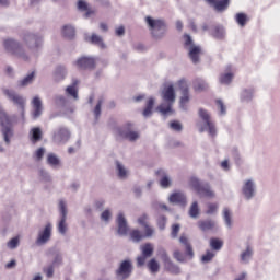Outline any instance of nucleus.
Wrapping results in <instances>:
<instances>
[{"mask_svg": "<svg viewBox=\"0 0 280 280\" xmlns=\"http://www.w3.org/2000/svg\"><path fill=\"white\" fill-rule=\"evenodd\" d=\"M253 100H255V88L249 86L241 90L240 102H242V104H250Z\"/></svg>", "mask_w": 280, "mask_h": 280, "instance_id": "a211bd4d", "label": "nucleus"}, {"mask_svg": "<svg viewBox=\"0 0 280 280\" xmlns=\"http://www.w3.org/2000/svg\"><path fill=\"white\" fill-rule=\"evenodd\" d=\"M45 156V148L40 147L39 149H37V151L35 152V158L36 161H43V158Z\"/></svg>", "mask_w": 280, "mask_h": 280, "instance_id": "338daca9", "label": "nucleus"}, {"mask_svg": "<svg viewBox=\"0 0 280 280\" xmlns=\"http://www.w3.org/2000/svg\"><path fill=\"white\" fill-rule=\"evenodd\" d=\"M39 176L45 180L46 183H49L51 180V175H49V172H47L45 168L39 170Z\"/></svg>", "mask_w": 280, "mask_h": 280, "instance_id": "bf43d9fd", "label": "nucleus"}, {"mask_svg": "<svg viewBox=\"0 0 280 280\" xmlns=\"http://www.w3.org/2000/svg\"><path fill=\"white\" fill-rule=\"evenodd\" d=\"M112 213L110 210L106 209L101 213V220H103L104 222H108L112 218Z\"/></svg>", "mask_w": 280, "mask_h": 280, "instance_id": "69168bd1", "label": "nucleus"}, {"mask_svg": "<svg viewBox=\"0 0 280 280\" xmlns=\"http://www.w3.org/2000/svg\"><path fill=\"white\" fill-rule=\"evenodd\" d=\"M219 82L220 84H231L233 82V73L232 72H228L224 74H221L219 78Z\"/></svg>", "mask_w": 280, "mask_h": 280, "instance_id": "c03bdc74", "label": "nucleus"}, {"mask_svg": "<svg viewBox=\"0 0 280 280\" xmlns=\"http://www.w3.org/2000/svg\"><path fill=\"white\" fill-rule=\"evenodd\" d=\"M222 246H224L222 240L215 237L210 238V247L212 250H222Z\"/></svg>", "mask_w": 280, "mask_h": 280, "instance_id": "a19ab883", "label": "nucleus"}, {"mask_svg": "<svg viewBox=\"0 0 280 280\" xmlns=\"http://www.w3.org/2000/svg\"><path fill=\"white\" fill-rule=\"evenodd\" d=\"M8 248H10L11 250H14L15 248H19V237H13L11 238L8 244H7Z\"/></svg>", "mask_w": 280, "mask_h": 280, "instance_id": "6e6d98bb", "label": "nucleus"}, {"mask_svg": "<svg viewBox=\"0 0 280 280\" xmlns=\"http://www.w3.org/2000/svg\"><path fill=\"white\" fill-rule=\"evenodd\" d=\"M218 211V203H209L208 210L206 211L207 215H213Z\"/></svg>", "mask_w": 280, "mask_h": 280, "instance_id": "0e129e2a", "label": "nucleus"}, {"mask_svg": "<svg viewBox=\"0 0 280 280\" xmlns=\"http://www.w3.org/2000/svg\"><path fill=\"white\" fill-rule=\"evenodd\" d=\"M3 93L8 97L9 102H12L14 106H18V108L21 110L22 120L25 121V106L27 104V100L23 95L16 93L14 90L5 89L3 90Z\"/></svg>", "mask_w": 280, "mask_h": 280, "instance_id": "6e6552de", "label": "nucleus"}, {"mask_svg": "<svg viewBox=\"0 0 280 280\" xmlns=\"http://www.w3.org/2000/svg\"><path fill=\"white\" fill-rule=\"evenodd\" d=\"M235 21L240 27H246V24L248 23V15L246 13H236L235 14Z\"/></svg>", "mask_w": 280, "mask_h": 280, "instance_id": "e433bc0d", "label": "nucleus"}, {"mask_svg": "<svg viewBox=\"0 0 280 280\" xmlns=\"http://www.w3.org/2000/svg\"><path fill=\"white\" fill-rule=\"evenodd\" d=\"M141 252L142 256L150 258L152 255H154V247L150 243H147L141 246Z\"/></svg>", "mask_w": 280, "mask_h": 280, "instance_id": "4c0bfd02", "label": "nucleus"}, {"mask_svg": "<svg viewBox=\"0 0 280 280\" xmlns=\"http://www.w3.org/2000/svg\"><path fill=\"white\" fill-rule=\"evenodd\" d=\"M67 67L65 66H57L54 73H52V78L55 80V82H62V80H65V78H67Z\"/></svg>", "mask_w": 280, "mask_h": 280, "instance_id": "393cba45", "label": "nucleus"}, {"mask_svg": "<svg viewBox=\"0 0 280 280\" xmlns=\"http://www.w3.org/2000/svg\"><path fill=\"white\" fill-rule=\"evenodd\" d=\"M184 46L185 47H196V45H194V38H191V35L189 34H184Z\"/></svg>", "mask_w": 280, "mask_h": 280, "instance_id": "4d7b16f0", "label": "nucleus"}, {"mask_svg": "<svg viewBox=\"0 0 280 280\" xmlns=\"http://www.w3.org/2000/svg\"><path fill=\"white\" fill-rule=\"evenodd\" d=\"M62 35L65 38H68V40H73L75 38V27L72 25H65L62 27Z\"/></svg>", "mask_w": 280, "mask_h": 280, "instance_id": "2f4dec72", "label": "nucleus"}, {"mask_svg": "<svg viewBox=\"0 0 280 280\" xmlns=\"http://www.w3.org/2000/svg\"><path fill=\"white\" fill-rule=\"evenodd\" d=\"M69 139H71V131L65 127H60L52 136V141L58 145L67 143Z\"/></svg>", "mask_w": 280, "mask_h": 280, "instance_id": "2eb2a0df", "label": "nucleus"}, {"mask_svg": "<svg viewBox=\"0 0 280 280\" xmlns=\"http://www.w3.org/2000/svg\"><path fill=\"white\" fill-rule=\"evenodd\" d=\"M198 228L200 231H203V233H207V231H213V229H215V221L211 219L201 220L198 222Z\"/></svg>", "mask_w": 280, "mask_h": 280, "instance_id": "bb28decb", "label": "nucleus"}, {"mask_svg": "<svg viewBox=\"0 0 280 280\" xmlns=\"http://www.w3.org/2000/svg\"><path fill=\"white\" fill-rule=\"evenodd\" d=\"M156 225L160 231H165V228L167 226V217H165V214H160L156 218Z\"/></svg>", "mask_w": 280, "mask_h": 280, "instance_id": "79ce46f5", "label": "nucleus"}, {"mask_svg": "<svg viewBox=\"0 0 280 280\" xmlns=\"http://www.w3.org/2000/svg\"><path fill=\"white\" fill-rule=\"evenodd\" d=\"M241 191L246 200H253L257 196V184H255L254 179H246Z\"/></svg>", "mask_w": 280, "mask_h": 280, "instance_id": "9b49d317", "label": "nucleus"}, {"mask_svg": "<svg viewBox=\"0 0 280 280\" xmlns=\"http://www.w3.org/2000/svg\"><path fill=\"white\" fill-rule=\"evenodd\" d=\"M116 224H117V235L119 237H126L128 235L130 228L128 226V220H126V215L124 212H119L116 218Z\"/></svg>", "mask_w": 280, "mask_h": 280, "instance_id": "ddd939ff", "label": "nucleus"}, {"mask_svg": "<svg viewBox=\"0 0 280 280\" xmlns=\"http://www.w3.org/2000/svg\"><path fill=\"white\" fill-rule=\"evenodd\" d=\"M54 231V225L51 223H47L43 230L38 231L37 238L35 244L37 246H45L51 240V232Z\"/></svg>", "mask_w": 280, "mask_h": 280, "instance_id": "9d476101", "label": "nucleus"}, {"mask_svg": "<svg viewBox=\"0 0 280 280\" xmlns=\"http://www.w3.org/2000/svg\"><path fill=\"white\" fill-rule=\"evenodd\" d=\"M200 51H202L200 46H190L189 47L188 57L190 58L192 65H199Z\"/></svg>", "mask_w": 280, "mask_h": 280, "instance_id": "5701e85b", "label": "nucleus"}, {"mask_svg": "<svg viewBox=\"0 0 280 280\" xmlns=\"http://www.w3.org/2000/svg\"><path fill=\"white\" fill-rule=\"evenodd\" d=\"M36 78V72H31L28 73L26 77H24L23 79L18 81V86L20 89H24V86H30V84L34 83V80Z\"/></svg>", "mask_w": 280, "mask_h": 280, "instance_id": "cd10ccee", "label": "nucleus"}, {"mask_svg": "<svg viewBox=\"0 0 280 280\" xmlns=\"http://www.w3.org/2000/svg\"><path fill=\"white\" fill-rule=\"evenodd\" d=\"M143 237H145L143 234H141V231L139 230H132L130 232V240L131 242H135L136 244H139V242H141V240H143Z\"/></svg>", "mask_w": 280, "mask_h": 280, "instance_id": "37998d69", "label": "nucleus"}, {"mask_svg": "<svg viewBox=\"0 0 280 280\" xmlns=\"http://www.w3.org/2000/svg\"><path fill=\"white\" fill-rule=\"evenodd\" d=\"M188 213L194 219H196V218H198V215H200V208L198 207V201L192 202Z\"/></svg>", "mask_w": 280, "mask_h": 280, "instance_id": "a18cd8bd", "label": "nucleus"}, {"mask_svg": "<svg viewBox=\"0 0 280 280\" xmlns=\"http://www.w3.org/2000/svg\"><path fill=\"white\" fill-rule=\"evenodd\" d=\"M171 130H174L175 132H183V124L178 120H172L170 122Z\"/></svg>", "mask_w": 280, "mask_h": 280, "instance_id": "3c124183", "label": "nucleus"}, {"mask_svg": "<svg viewBox=\"0 0 280 280\" xmlns=\"http://www.w3.org/2000/svg\"><path fill=\"white\" fill-rule=\"evenodd\" d=\"M75 66L80 71H93L95 67H97V63L95 61V57L91 56H82L75 61Z\"/></svg>", "mask_w": 280, "mask_h": 280, "instance_id": "f8f14e48", "label": "nucleus"}, {"mask_svg": "<svg viewBox=\"0 0 280 280\" xmlns=\"http://www.w3.org/2000/svg\"><path fill=\"white\" fill-rule=\"evenodd\" d=\"M19 121V116L16 114H13L11 116L3 110V108H0V126H1V132L3 135L4 142L10 145V139L14 137V131L12 130V125L16 124Z\"/></svg>", "mask_w": 280, "mask_h": 280, "instance_id": "f257e3e1", "label": "nucleus"}, {"mask_svg": "<svg viewBox=\"0 0 280 280\" xmlns=\"http://www.w3.org/2000/svg\"><path fill=\"white\" fill-rule=\"evenodd\" d=\"M132 272H135L132 260L125 259L120 261L118 268L115 270L116 280H128L132 277Z\"/></svg>", "mask_w": 280, "mask_h": 280, "instance_id": "1a4fd4ad", "label": "nucleus"}, {"mask_svg": "<svg viewBox=\"0 0 280 280\" xmlns=\"http://www.w3.org/2000/svg\"><path fill=\"white\" fill-rule=\"evenodd\" d=\"M52 266H62V254L60 253L55 254Z\"/></svg>", "mask_w": 280, "mask_h": 280, "instance_id": "e2e57ef3", "label": "nucleus"}, {"mask_svg": "<svg viewBox=\"0 0 280 280\" xmlns=\"http://www.w3.org/2000/svg\"><path fill=\"white\" fill-rule=\"evenodd\" d=\"M206 3L214 8L215 12H226L231 5V0H205Z\"/></svg>", "mask_w": 280, "mask_h": 280, "instance_id": "6ab92c4d", "label": "nucleus"}, {"mask_svg": "<svg viewBox=\"0 0 280 280\" xmlns=\"http://www.w3.org/2000/svg\"><path fill=\"white\" fill-rule=\"evenodd\" d=\"M68 213H69V211L67 210V202H65V200H60L59 201V215H60L59 220L67 221Z\"/></svg>", "mask_w": 280, "mask_h": 280, "instance_id": "58836bf2", "label": "nucleus"}, {"mask_svg": "<svg viewBox=\"0 0 280 280\" xmlns=\"http://www.w3.org/2000/svg\"><path fill=\"white\" fill-rule=\"evenodd\" d=\"M67 231H68L67 221L66 220H59V222H58V233L60 235H67Z\"/></svg>", "mask_w": 280, "mask_h": 280, "instance_id": "864d4df0", "label": "nucleus"}, {"mask_svg": "<svg viewBox=\"0 0 280 280\" xmlns=\"http://www.w3.org/2000/svg\"><path fill=\"white\" fill-rule=\"evenodd\" d=\"M180 231V224L175 223L172 225V232H171V237L173 240H176V237H178V233Z\"/></svg>", "mask_w": 280, "mask_h": 280, "instance_id": "13d9d810", "label": "nucleus"}, {"mask_svg": "<svg viewBox=\"0 0 280 280\" xmlns=\"http://www.w3.org/2000/svg\"><path fill=\"white\" fill-rule=\"evenodd\" d=\"M102 104H104V100L100 98L97 101L96 106L93 109L95 121H97L100 119L101 115H102Z\"/></svg>", "mask_w": 280, "mask_h": 280, "instance_id": "49530a36", "label": "nucleus"}, {"mask_svg": "<svg viewBox=\"0 0 280 280\" xmlns=\"http://www.w3.org/2000/svg\"><path fill=\"white\" fill-rule=\"evenodd\" d=\"M145 23L154 40H163L165 38L167 34V23H165V20L147 16Z\"/></svg>", "mask_w": 280, "mask_h": 280, "instance_id": "f03ea898", "label": "nucleus"}, {"mask_svg": "<svg viewBox=\"0 0 280 280\" xmlns=\"http://www.w3.org/2000/svg\"><path fill=\"white\" fill-rule=\"evenodd\" d=\"M89 40L92 45H97L101 49H106V44L104 43V39H102V36L93 33Z\"/></svg>", "mask_w": 280, "mask_h": 280, "instance_id": "473e14b6", "label": "nucleus"}, {"mask_svg": "<svg viewBox=\"0 0 280 280\" xmlns=\"http://www.w3.org/2000/svg\"><path fill=\"white\" fill-rule=\"evenodd\" d=\"M44 272L48 279H51L54 277V265L44 268Z\"/></svg>", "mask_w": 280, "mask_h": 280, "instance_id": "774afa93", "label": "nucleus"}, {"mask_svg": "<svg viewBox=\"0 0 280 280\" xmlns=\"http://www.w3.org/2000/svg\"><path fill=\"white\" fill-rule=\"evenodd\" d=\"M115 165L118 178H120L121 180H126V178H128V170H126V166H124V164H121L119 160L115 161Z\"/></svg>", "mask_w": 280, "mask_h": 280, "instance_id": "7c9ffc66", "label": "nucleus"}, {"mask_svg": "<svg viewBox=\"0 0 280 280\" xmlns=\"http://www.w3.org/2000/svg\"><path fill=\"white\" fill-rule=\"evenodd\" d=\"M55 104L58 108H63L65 115H73L75 107L69 104V98L63 95H55Z\"/></svg>", "mask_w": 280, "mask_h": 280, "instance_id": "4468645a", "label": "nucleus"}, {"mask_svg": "<svg viewBox=\"0 0 280 280\" xmlns=\"http://www.w3.org/2000/svg\"><path fill=\"white\" fill-rule=\"evenodd\" d=\"M154 102H155L154 97H150L147 101V106L142 112L143 117H151L152 116V110L154 108Z\"/></svg>", "mask_w": 280, "mask_h": 280, "instance_id": "72a5a7b5", "label": "nucleus"}, {"mask_svg": "<svg viewBox=\"0 0 280 280\" xmlns=\"http://www.w3.org/2000/svg\"><path fill=\"white\" fill-rule=\"evenodd\" d=\"M162 97L164 102L167 103L166 107L165 105L161 104L158 106L159 113L161 115L167 116L170 113H174V109H172V106L176 102V91L174 90V85H168L163 92Z\"/></svg>", "mask_w": 280, "mask_h": 280, "instance_id": "39448f33", "label": "nucleus"}, {"mask_svg": "<svg viewBox=\"0 0 280 280\" xmlns=\"http://www.w3.org/2000/svg\"><path fill=\"white\" fill-rule=\"evenodd\" d=\"M231 156L234 159V162L237 165H242V155L240 154V150L237 149V147H234L231 150Z\"/></svg>", "mask_w": 280, "mask_h": 280, "instance_id": "09e8293b", "label": "nucleus"}, {"mask_svg": "<svg viewBox=\"0 0 280 280\" xmlns=\"http://www.w3.org/2000/svg\"><path fill=\"white\" fill-rule=\"evenodd\" d=\"M164 270H166V272H170L171 275H180L182 272L180 267L174 264V261H172V258L164 262Z\"/></svg>", "mask_w": 280, "mask_h": 280, "instance_id": "c85d7f7f", "label": "nucleus"}, {"mask_svg": "<svg viewBox=\"0 0 280 280\" xmlns=\"http://www.w3.org/2000/svg\"><path fill=\"white\" fill-rule=\"evenodd\" d=\"M198 115L203 121V124L197 122V128H199V132H208L212 138L215 137V135H218V130L215 129V124L211 121V116L209 115V112H207L205 108H199Z\"/></svg>", "mask_w": 280, "mask_h": 280, "instance_id": "0eeeda50", "label": "nucleus"}, {"mask_svg": "<svg viewBox=\"0 0 280 280\" xmlns=\"http://www.w3.org/2000/svg\"><path fill=\"white\" fill-rule=\"evenodd\" d=\"M147 268L150 270V272L152 275H156V272H159V270H161V265L159 264L158 260H155V258H152L148 264H147Z\"/></svg>", "mask_w": 280, "mask_h": 280, "instance_id": "c9c22d12", "label": "nucleus"}, {"mask_svg": "<svg viewBox=\"0 0 280 280\" xmlns=\"http://www.w3.org/2000/svg\"><path fill=\"white\" fill-rule=\"evenodd\" d=\"M31 104L33 106L32 117L33 119H38V117L43 115V101L40 100L39 96H35L32 100Z\"/></svg>", "mask_w": 280, "mask_h": 280, "instance_id": "aec40b11", "label": "nucleus"}, {"mask_svg": "<svg viewBox=\"0 0 280 280\" xmlns=\"http://www.w3.org/2000/svg\"><path fill=\"white\" fill-rule=\"evenodd\" d=\"M168 201L173 205H180L182 207H187V197L183 192H173L168 197Z\"/></svg>", "mask_w": 280, "mask_h": 280, "instance_id": "4be33fe9", "label": "nucleus"}, {"mask_svg": "<svg viewBox=\"0 0 280 280\" xmlns=\"http://www.w3.org/2000/svg\"><path fill=\"white\" fill-rule=\"evenodd\" d=\"M3 47L8 54L16 56V58H21V60H24V62L30 60V55H27V51H25V48L21 42L13 38H8L4 39Z\"/></svg>", "mask_w": 280, "mask_h": 280, "instance_id": "20e7f679", "label": "nucleus"}, {"mask_svg": "<svg viewBox=\"0 0 280 280\" xmlns=\"http://www.w3.org/2000/svg\"><path fill=\"white\" fill-rule=\"evenodd\" d=\"M190 187L202 198H214L215 192L211 190L209 182H202L200 178L192 176L189 179Z\"/></svg>", "mask_w": 280, "mask_h": 280, "instance_id": "423d86ee", "label": "nucleus"}, {"mask_svg": "<svg viewBox=\"0 0 280 280\" xmlns=\"http://www.w3.org/2000/svg\"><path fill=\"white\" fill-rule=\"evenodd\" d=\"M192 86L195 89V91H209V83H207V81H205V79L202 78H197L194 80L192 82Z\"/></svg>", "mask_w": 280, "mask_h": 280, "instance_id": "c756f323", "label": "nucleus"}, {"mask_svg": "<svg viewBox=\"0 0 280 280\" xmlns=\"http://www.w3.org/2000/svg\"><path fill=\"white\" fill-rule=\"evenodd\" d=\"M158 255L162 259L163 264L167 262L171 259L170 255L167 254V250L164 249V247L158 248Z\"/></svg>", "mask_w": 280, "mask_h": 280, "instance_id": "8fccbe9b", "label": "nucleus"}, {"mask_svg": "<svg viewBox=\"0 0 280 280\" xmlns=\"http://www.w3.org/2000/svg\"><path fill=\"white\" fill-rule=\"evenodd\" d=\"M78 10H80V12H86L89 10V2H86L85 0H79Z\"/></svg>", "mask_w": 280, "mask_h": 280, "instance_id": "052dcab7", "label": "nucleus"}, {"mask_svg": "<svg viewBox=\"0 0 280 280\" xmlns=\"http://www.w3.org/2000/svg\"><path fill=\"white\" fill-rule=\"evenodd\" d=\"M173 257L174 259H176V261H179V264H185V254H183V252L180 250H175L173 253Z\"/></svg>", "mask_w": 280, "mask_h": 280, "instance_id": "5fc2aeb1", "label": "nucleus"}, {"mask_svg": "<svg viewBox=\"0 0 280 280\" xmlns=\"http://www.w3.org/2000/svg\"><path fill=\"white\" fill-rule=\"evenodd\" d=\"M47 163L50 167H58V165H60V159H58L57 154L49 153L47 156Z\"/></svg>", "mask_w": 280, "mask_h": 280, "instance_id": "ea45409f", "label": "nucleus"}, {"mask_svg": "<svg viewBox=\"0 0 280 280\" xmlns=\"http://www.w3.org/2000/svg\"><path fill=\"white\" fill-rule=\"evenodd\" d=\"M22 40L34 56H38V52L43 49V45L45 44V39L39 33L26 32Z\"/></svg>", "mask_w": 280, "mask_h": 280, "instance_id": "7ed1b4c3", "label": "nucleus"}, {"mask_svg": "<svg viewBox=\"0 0 280 280\" xmlns=\"http://www.w3.org/2000/svg\"><path fill=\"white\" fill-rule=\"evenodd\" d=\"M210 34L217 40H224L226 38V30L220 24L211 26Z\"/></svg>", "mask_w": 280, "mask_h": 280, "instance_id": "412c9836", "label": "nucleus"}, {"mask_svg": "<svg viewBox=\"0 0 280 280\" xmlns=\"http://www.w3.org/2000/svg\"><path fill=\"white\" fill-rule=\"evenodd\" d=\"M223 220L225 222V226H228L229 229L233 228V217L229 208L223 209Z\"/></svg>", "mask_w": 280, "mask_h": 280, "instance_id": "f704fd0d", "label": "nucleus"}, {"mask_svg": "<svg viewBox=\"0 0 280 280\" xmlns=\"http://www.w3.org/2000/svg\"><path fill=\"white\" fill-rule=\"evenodd\" d=\"M253 255H255V250L250 245L246 246V249L241 253L240 259L241 264H250V259H253Z\"/></svg>", "mask_w": 280, "mask_h": 280, "instance_id": "a878e982", "label": "nucleus"}, {"mask_svg": "<svg viewBox=\"0 0 280 280\" xmlns=\"http://www.w3.org/2000/svg\"><path fill=\"white\" fill-rule=\"evenodd\" d=\"M179 89L182 91L179 108H182V110H187V104H189V88L187 86V83H185V80H179Z\"/></svg>", "mask_w": 280, "mask_h": 280, "instance_id": "dca6fc26", "label": "nucleus"}, {"mask_svg": "<svg viewBox=\"0 0 280 280\" xmlns=\"http://www.w3.org/2000/svg\"><path fill=\"white\" fill-rule=\"evenodd\" d=\"M155 176L160 178V187H162V189H170V187H172V178H170L167 171L159 168L155 171Z\"/></svg>", "mask_w": 280, "mask_h": 280, "instance_id": "f3484780", "label": "nucleus"}, {"mask_svg": "<svg viewBox=\"0 0 280 280\" xmlns=\"http://www.w3.org/2000/svg\"><path fill=\"white\" fill-rule=\"evenodd\" d=\"M66 93L75 101L80 100V96L78 95V88H73V85H68L66 88Z\"/></svg>", "mask_w": 280, "mask_h": 280, "instance_id": "de8ad7c7", "label": "nucleus"}, {"mask_svg": "<svg viewBox=\"0 0 280 280\" xmlns=\"http://www.w3.org/2000/svg\"><path fill=\"white\" fill-rule=\"evenodd\" d=\"M213 257H215V253L207 250L206 254L201 256V261L202 264H209V261L213 260Z\"/></svg>", "mask_w": 280, "mask_h": 280, "instance_id": "603ef678", "label": "nucleus"}, {"mask_svg": "<svg viewBox=\"0 0 280 280\" xmlns=\"http://www.w3.org/2000/svg\"><path fill=\"white\" fill-rule=\"evenodd\" d=\"M28 137L31 143L36 144L38 143V141L43 140V130L40 129V127H34L30 130Z\"/></svg>", "mask_w": 280, "mask_h": 280, "instance_id": "b1692460", "label": "nucleus"}, {"mask_svg": "<svg viewBox=\"0 0 280 280\" xmlns=\"http://www.w3.org/2000/svg\"><path fill=\"white\" fill-rule=\"evenodd\" d=\"M130 128H119L118 135L121 137V139H128V136L130 135Z\"/></svg>", "mask_w": 280, "mask_h": 280, "instance_id": "680f3d73", "label": "nucleus"}]
</instances>
